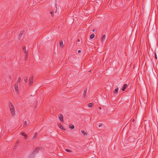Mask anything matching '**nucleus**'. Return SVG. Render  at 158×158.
<instances>
[{"label": "nucleus", "instance_id": "obj_1", "mask_svg": "<svg viewBox=\"0 0 158 158\" xmlns=\"http://www.w3.org/2000/svg\"><path fill=\"white\" fill-rule=\"evenodd\" d=\"M10 112L12 116L15 115V108L12 104L10 102L9 104Z\"/></svg>", "mask_w": 158, "mask_h": 158}, {"label": "nucleus", "instance_id": "obj_2", "mask_svg": "<svg viewBox=\"0 0 158 158\" xmlns=\"http://www.w3.org/2000/svg\"><path fill=\"white\" fill-rule=\"evenodd\" d=\"M33 76H32L30 77L29 80V84L30 85L33 84Z\"/></svg>", "mask_w": 158, "mask_h": 158}, {"label": "nucleus", "instance_id": "obj_3", "mask_svg": "<svg viewBox=\"0 0 158 158\" xmlns=\"http://www.w3.org/2000/svg\"><path fill=\"white\" fill-rule=\"evenodd\" d=\"M18 84L17 83H16L15 85V91L18 93L19 89L18 87Z\"/></svg>", "mask_w": 158, "mask_h": 158}, {"label": "nucleus", "instance_id": "obj_4", "mask_svg": "<svg viewBox=\"0 0 158 158\" xmlns=\"http://www.w3.org/2000/svg\"><path fill=\"white\" fill-rule=\"evenodd\" d=\"M23 52H25L26 58H27V55L28 51L26 50V47H23Z\"/></svg>", "mask_w": 158, "mask_h": 158}, {"label": "nucleus", "instance_id": "obj_5", "mask_svg": "<svg viewBox=\"0 0 158 158\" xmlns=\"http://www.w3.org/2000/svg\"><path fill=\"white\" fill-rule=\"evenodd\" d=\"M87 89H85L84 91L83 97L84 98H85L86 96V92Z\"/></svg>", "mask_w": 158, "mask_h": 158}, {"label": "nucleus", "instance_id": "obj_6", "mask_svg": "<svg viewBox=\"0 0 158 158\" xmlns=\"http://www.w3.org/2000/svg\"><path fill=\"white\" fill-rule=\"evenodd\" d=\"M59 44V47L60 48H63L64 46L63 42L62 40L60 41Z\"/></svg>", "mask_w": 158, "mask_h": 158}, {"label": "nucleus", "instance_id": "obj_7", "mask_svg": "<svg viewBox=\"0 0 158 158\" xmlns=\"http://www.w3.org/2000/svg\"><path fill=\"white\" fill-rule=\"evenodd\" d=\"M39 150V148L38 147H37L34 151L33 153H36L38 152Z\"/></svg>", "mask_w": 158, "mask_h": 158}, {"label": "nucleus", "instance_id": "obj_8", "mask_svg": "<svg viewBox=\"0 0 158 158\" xmlns=\"http://www.w3.org/2000/svg\"><path fill=\"white\" fill-rule=\"evenodd\" d=\"M127 86V85L126 84H124L123 85V88L122 90L123 91H124Z\"/></svg>", "mask_w": 158, "mask_h": 158}, {"label": "nucleus", "instance_id": "obj_9", "mask_svg": "<svg viewBox=\"0 0 158 158\" xmlns=\"http://www.w3.org/2000/svg\"><path fill=\"white\" fill-rule=\"evenodd\" d=\"M20 134L22 135L23 136H24V137L26 138L27 137V135L23 132H22L20 133Z\"/></svg>", "mask_w": 158, "mask_h": 158}, {"label": "nucleus", "instance_id": "obj_10", "mask_svg": "<svg viewBox=\"0 0 158 158\" xmlns=\"http://www.w3.org/2000/svg\"><path fill=\"white\" fill-rule=\"evenodd\" d=\"M59 118L61 121H63V117L62 115L61 114L59 116Z\"/></svg>", "mask_w": 158, "mask_h": 158}, {"label": "nucleus", "instance_id": "obj_11", "mask_svg": "<svg viewBox=\"0 0 158 158\" xmlns=\"http://www.w3.org/2000/svg\"><path fill=\"white\" fill-rule=\"evenodd\" d=\"M118 89V88L117 87L116 88L115 90L114 91V94H117Z\"/></svg>", "mask_w": 158, "mask_h": 158}, {"label": "nucleus", "instance_id": "obj_12", "mask_svg": "<svg viewBox=\"0 0 158 158\" xmlns=\"http://www.w3.org/2000/svg\"><path fill=\"white\" fill-rule=\"evenodd\" d=\"M106 39V35H103V36H102V42L103 41H104L105 39Z\"/></svg>", "mask_w": 158, "mask_h": 158}, {"label": "nucleus", "instance_id": "obj_13", "mask_svg": "<svg viewBox=\"0 0 158 158\" xmlns=\"http://www.w3.org/2000/svg\"><path fill=\"white\" fill-rule=\"evenodd\" d=\"M81 133L84 135L85 136L87 135V132H85V131L84 130H82L81 131Z\"/></svg>", "mask_w": 158, "mask_h": 158}, {"label": "nucleus", "instance_id": "obj_14", "mask_svg": "<svg viewBox=\"0 0 158 158\" xmlns=\"http://www.w3.org/2000/svg\"><path fill=\"white\" fill-rule=\"evenodd\" d=\"M69 127L70 128L73 129L74 128V126L73 124H70L69 125Z\"/></svg>", "mask_w": 158, "mask_h": 158}, {"label": "nucleus", "instance_id": "obj_15", "mask_svg": "<svg viewBox=\"0 0 158 158\" xmlns=\"http://www.w3.org/2000/svg\"><path fill=\"white\" fill-rule=\"evenodd\" d=\"M27 126H28V124H27V121H25L24 122V123L23 127H26Z\"/></svg>", "mask_w": 158, "mask_h": 158}, {"label": "nucleus", "instance_id": "obj_16", "mask_svg": "<svg viewBox=\"0 0 158 158\" xmlns=\"http://www.w3.org/2000/svg\"><path fill=\"white\" fill-rule=\"evenodd\" d=\"M37 135V133H35L34 134V135L33 137V139H35Z\"/></svg>", "mask_w": 158, "mask_h": 158}, {"label": "nucleus", "instance_id": "obj_17", "mask_svg": "<svg viewBox=\"0 0 158 158\" xmlns=\"http://www.w3.org/2000/svg\"><path fill=\"white\" fill-rule=\"evenodd\" d=\"M23 31H21L20 32V33L19 34V39H20V38L21 37V35H22V34H23Z\"/></svg>", "mask_w": 158, "mask_h": 158}, {"label": "nucleus", "instance_id": "obj_18", "mask_svg": "<svg viewBox=\"0 0 158 158\" xmlns=\"http://www.w3.org/2000/svg\"><path fill=\"white\" fill-rule=\"evenodd\" d=\"M94 34H91L90 36V38L91 39H93L94 37Z\"/></svg>", "mask_w": 158, "mask_h": 158}, {"label": "nucleus", "instance_id": "obj_19", "mask_svg": "<svg viewBox=\"0 0 158 158\" xmlns=\"http://www.w3.org/2000/svg\"><path fill=\"white\" fill-rule=\"evenodd\" d=\"M21 81V78L20 77H19L18 78V81H17V82L16 83H17V84H19V83Z\"/></svg>", "mask_w": 158, "mask_h": 158}, {"label": "nucleus", "instance_id": "obj_20", "mask_svg": "<svg viewBox=\"0 0 158 158\" xmlns=\"http://www.w3.org/2000/svg\"><path fill=\"white\" fill-rule=\"evenodd\" d=\"M93 106V103H90L88 104V106L89 107H91Z\"/></svg>", "mask_w": 158, "mask_h": 158}, {"label": "nucleus", "instance_id": "obj_21", "mask_svg": "<svg viewBox=\"0 0 158 158\" xmlns=\"http://www.w3.org/2000/svg\"><path fill=\"white\" fill-rule=\"evenodd\" d=\"M59 128L61 129H63V127L62 125L61 124H60L59 125Z\"/></svg>", "mask_w": 158, "mask_h": 158}, {"label": "nucleus", "instance_id": "obj_22", "mask_svg": "<svg viewBox=\"0 0 158 158\" xmlns=\"http://www.w3.org/2000/svg\"><path fill=\"white\" fill-rule=\"evenodd\" d=\"M27 77L26 76V77H25L24 79V81L25 82H27Z\"/></svg>", "mask_w": 158, "mask_h": 158}, {"label": "nucleus", "instance_id": "obj_23", "mask_svg": "<svg viewBox=\"0 0 158 158\" xmlns=\"http://www.w3.org/2000/svg\"><path fill=\"white\" fill-rule=\"evenodd\" d=\"M65 151L68 152H71V151L69 150V149H65Z\"/></svg>", "mask_w": 158, "mask_h": 158}, {"label": "nucleus", "instance_id": "obj_24", "mask_svg": "<svg viewBox=\"0 0 158 158\" xmlns=\"http://www.w3.org/2000/svg\"><path fill=\"white\" fill-rule=\"evenodd\" d=\"M54 12L53 11H52L50 12V13L51 14V15L53 16V14Z\"/></svg>", "mask_w": 158, "mask_h": 158}, {"label": "nucleus", "instance_id": "obj_25", "mask_svg": "<svg viewBox=\"0 0 158 158\" xmlns=\"http://www.w3.org/2000/svg\"><path fill=\"white\" fill-rule=\"evenodd\" d=\"M102 124H100L99 125H98V127H101L102 126Z\"/></svg>", "mask_w": 158, "mask_h": 158}, {"label": "nucleus", "instance_id": "obj_26", "mask_svg": "<svg viewBox=\"0 0 158 158\" xmlns=\"http://www.w3.org/2000/svg\"><path fill=\"white\" fill-rule=\"evenodd\" d=\"M81 52V51L80 50H78V53H80Z\"/></svg>", "mask_w": 158, "mask_h": 158}, {"label": "nucleus", "instance_id": "obj_27", "mask_svg": "<svg viewBox=\"0 0 158 158\" xmlns=\"http://www.w3.org/2000/svg\"><path fill=\"white\" fill-rule=\"evenodd\" d=\"M99 108L100 109V110H101L102 109L101 108V107H99Z\"/></svg>", "mask_w": 158, "mask_h": 158}, {"label": "nucleus", "instance_id": "obj_28", "mask_svg": "<svg viewBox=\"0 0 158 158\" xmlns=\"http://www.w3.org/2000/svg\"><path fill=\"white\" fill-rule=\"evenodd\" d=\"M135 121V119H133L132 120V121H133V122H134Z\"/></svg>", "mask_w": 158, "mask_h": 158}, {"label": "nucleus", "instance_id": "obj_29", "mask_svg": "<svg viewBox=\"0 0 158 158\" xmlns=\"http://www.w3.org/2000/svg\"><path fill=\"white\" fill-rule=\"evenodd\" d=\"M155 58H156V59H157V57H156V55Z\"/></svg>", "mask_w": 158, "mask_h": 158}, {"label": "nucleus", "instance_id": "obj_30", "mask_svg": "<svg viewBox=\"0 0 158 158\" xmlns=\"http://www.w3.org/2000/svg\"><path fill=\"white\" fill-rule=\"evenodd\" d=\"M95 30L94 29H93V30H92V31L93 32H94V31Z\"/></svg>", "mask_w": 158, "mask_h": 158}, {"label": "nucleus", "instance_id": "obj_31", "mask_svg": "<svg viewBox=\"0 0 158 158\" xmlns=\"http://www.w3.org/2000/svg\"><path fill=\"white\" fill-rule=\"evenodd\" d=\"M78 42H80V40H79V39H78Z\"/></svg>", "mask_w": 158, "mask_h": 158}]
</instances>
